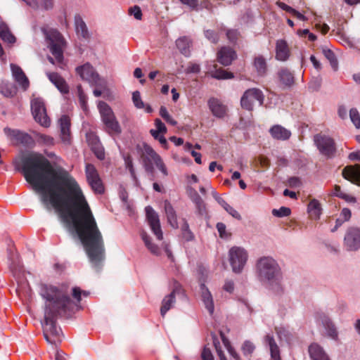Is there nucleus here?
<instances>
[{
	"mask_svg": "<svg viewBox=\"0 0 360 360\" xmlns=\"http://www.w3.org/2000/svg\"><path fill=\"white\" fill-rule=\"evenodd\" d=\"M15 167L35 191L42 193V202H49L54 207L65 228L77 234L93 266L100 268L105 259L103 236L75 179L65 169L54 168L39 153L22 157L15 162Z\"/></svg>",
	"mask_w": 360,
	"mask_h": 360,
	"instance_id": "f257e3e1",
	"label": "nucleus"
},
{
	"mask_svg": "<svg viewBox=\"0 0 360 360\" xmlns=\"http://www.w3.org/2000/svg\"><path fill=\"white\" fill-rule=\"evenodd\" d=\"M40 295L46 300L44 337L47 342L56 345L61 342V330L56 326V319L70 310L72 302L66 292L52 285L41 284Z\"/></svg>",
	"mask_w": 360,
	"mask_h": 360,
	"instance_id": "f03ea898",
	"label": "nucleus"
},
{
	"mask_svg": "<svg viewBox=\"0 0 360 360\" xmlns=\"http://www.w3.org/2000/svg\"><path fill=\"white\" fill-rule=\"evenodd\" d=\"M255 271L261 282L276 295L284 292L283 272L278 262L271 256H263L255 264Z\"/></svg>",
	"mask_w": 360,
	"mask_h": 360,
	"instance_id": "7ed1b4c3",
	"label": "nucleus"
},
{
	"mask_svg": "<svg viewBox=\"0 0 360 360\" xmlns=\"http://www.w3.org/2000/svg\"><path fill=\"white\" fill-rule=\"evenodd\" d=\"M141 158L145 171L150 176V180L155 179L153 164L156 165L165 176L168 175L167 169L161 157L149 145H143V151Z\"/></svg>",
	"mask_w": 360,
	"mask_h": 360,
	"instance_id": "20e7f679",
	"label": "nucleus"
},
{
	"mask_svg": "<svg viewBox=\"0 0 360 360\" xmlns=\"http://www.w3.org/2000/svg\"><path fill=\"white\" fill-rule=\"evenodd\" d=\"M98 108L105 131L110 136L120 135L122 129L111 108L105 102L99 101Z\"/></svg>",
	"mask_w": 360,
	"mask_h": 360,
	"instance_id": "39448f33",
	"label": "nucleus"
},
{
	"mask_svg": "<svg viewBox=\"0 0 360 360\" xmlns=\"http://www.w3.org/2000/svg\"><path fill=\"white\" fill-rule=\"evenodd\" d=\"M49 47L52 55L58 63L63 60V50L65 46V41L62 34L57 30L49 31L47 35Z\"/></svg>",
	"mask_w": 360,
	"mask_h": 360,
	"instance_id": "423d86ee",
	"label": "nucleus"
},
{
	"mask_svg": "<svg viewBox=\"0 0 360 360\" xmlns=\"http://www.w3.org/2000/svg\"><path fill=\"white\" fill-rule=\"evenodd\" d=\"M76 72L83 80L88 82L91 86L105 87L104 80L100 77L94 67L89 63L77 67Z\"/></svg>",
	"mask_w": 360,
	"mask_h": 360,
	"instance_id": "0eeeda50",
	"label": "nucleus"
},
{
	"mask_svg": "<svg viewBox=\"0 0 360 360\" xmlns=\"http://www.w3.org/2000/svg\"><path fill=\"white\" fill-rule=\"evenodd\" d=\"M4 132L13 144L26 147H32L34 145V139L29 134L20 129L5 127Z\"/></svg>",
	"mask_w": 360,
	"mask_h": 360,
	"instance_id": "6e6552de",
	"label": "nucleus"
},
{
	"mask_svg": "<svg viewBox=\"0 0 360 360\" xmlns=\"http://www.w3.org/2000/svg\"><path fill=\"white\" fill-rule=\"evenodd\" d=\"M31 110L34 120L40 125L48 127L51 120L47 115L45 104L40 98H35L31 101Z\"/></svg>",
	"mask_w": 360,
	"mask_h": 360,
	"instance_id": "1a4fd4ad",
	"label": "nucleus"
},
{
	"mask_svg": "<svg viewBox=\"0 0 360 360\" xmlns=\"http://www.w3.org/2000/svg\"><path fill=\"white\" fill-rule=\"evenodd\" d=\"M229 261L232 266V269L235 273H240L247 260L246 251L239 247H233L229 250Z\"/></svg>",
	"mask_w": 360,
	"mask_h": 360,
	"instance_id": "9d476101",
	"label": "nucleus"
},
{
	"mask_svg": "<svg viewBox=\"0 0 360 360\" xmlns=\"http://www.w3.org/2000/svg\"><path fill=\"white\" fill-rule=\"evenodd\" d=\"M314 141L321 154L327 157H331L334 155L335 146L334 141L331 138L323 135H316Z\"/></svg>",
	"mask_w": 360,
	"mask_h": 360,
	"instance_id": "9b49d317",
	"label": "nucleus"
},
{
	"mask_svg": "<svg viewBox=\"0 0 360 360\" xmlns=\"http://www.w3.org/2000/svg\"><path fill=\"white\" fill-rule=\"evenodd\" d=\"M145 210L146 214V219L148 220V222L152 231L153 232L154 235L156 236L158 240H162L163 234L161 229L160 219L158 214L150 206H147L145 208Z\"/></svg>",
	"mask_w": 360,
	"mask_h": 360,
	"instance_id": "f8f14e48",
	"label": "nucleus"
},
{
	"mask_svg": "<svg viewBox=\"0 0 360 360\" xmlns=\"http://www.w3.org/2000/svg\"><path fill=\"white\" fill-rule=\"evenodd\" d=\"M184 293V290L182 289L181 285L175 282L174 288L170 294L166 295L162 301V305L160 307V314L162 317L165 316L167 312L173 307L176 299L175 297L176 295H180Z\"/></svg>",
	"mask_w": 360,
	"mask_h": 360,
	"instance_id": "ddd939ff",
	"label": "nucleus"
},
{
	"mask_svg": "<svg viewBox=\"0 0 360 360\" xmlns=\"http://www.w3.org/2000/svg\"><path fill=\"white\" fill-rule=\"evenodd\" d=\"M345 245L349 251L360 248V229L355 227L348 229L344 238Z\"/></svg>",
	"mask_w": 360,
	"mask_h": 360,
	"instance_id": "4468645a",
	"label": "nucleus"
},
{
	"mask_svg": "<svg viewBox=\"0 0 360 360\" xmlns=\"http://www.w3.org/2000/svg\"><path fill=\"white\" fill-rule=\"evenodd\" d=\"M86 138L88 145L90 146L96 158L101 160H104V148L101 145L98 136L94 132H89L86 134Z\"/></svg>",
	"mask_w": 360,
	"mask_h": 360,
	"instance_id": "2eb2a0df",
	"label": "nucleus"
},
{
	"mask_svg": "<svg viewBox=\"0 0 360 360\" xmlns=\"http://www.w3.org/2000/svg\"><path fill=\"white\" fill-rule=\"evenodd\" d=\"M207 105L214 117L224 118L227 115L228 108L219 99L212 97L208 100Z\"/></svg>",
	"mask_w": 360,
	"mask_h": 360,
	"instance_id": "dca6fc26",
	"label": "nucleus"
},
{
	"mask_svg": "<svg viewBox=\"0 0 360 360\" xmlns=\"http://www.w3.org/2000/svg\"><path fill=\"white\" fill-rule=\"evenodd\" d=\"M343 177L358 186H360V165H349L342 169Z\"/></svg>",
	"mask_w": 360,
	"mask_h": 360,
	"instance_id": "f3484780",
	"label": "nucleus"
},
{
	"mask_svg": "<svg viewBox=\"0 0 360 360\" xmlns=\"http://www.w3.org/2000/svg\"><path fill=\"white\" fill-rule=\"evenodd\" d=\"M11 70L15 81L23 90H27L30 86V82L22 68L18 65L11 63Z\"/></svg>",
	"mask_w": 360,
	"mask_h": 360,
	"instance_id": "a211bd4d",
	"label": "nucleus"
},
{
	"mask_svg": "<svg viewBox=\"0 0 360 360\" xmlns=\"http://www.w3.org/2000/svg\"><path fill=\"white\" fill-rule=\"evenodd\" d=\"M264 96L262 91L257 88L249 89V111L262 105Z\"/></svg>",
	"mask_w": 360,
	"mask_h": 360,
	"instance_id": "6ab92c4d",
	"label": "nucleus"
},
{
	"mask_svg": "<svg viewBox=\"0 0 360 360\" xmlns=\"http://www.w3.org/2000/svg\"><path fill=\"white\" fill-rule=\"evenodd\" d=\"M60 139L65 144H70L71 141L70 119L68 115H63L59 120Z\"/></svg>",
	"mask_w": 360,
	"mask_h": 360,
	"instance_id": "aec40b11",
	"label": "nucleus"
},
{
	"mask_svg": "<svg viewBox=\"0 0 360 360\" xmlns=\"http://www.w3.org/2000/svg\"><path fill=\"white\" fill-rule=\"evenodd\" d=\"M46 76L50 82L54 84L58 90L63 94L69 93V86L65 79L57 72H47Z\"/></svg>",
	"mask_w": 360,
	"mask_h": 360,
	"instance_id": "412c9836",
	"label": "nucleus"
},
{
	"mask_svg": "<svg viewBox=\"0 0 360 360\" xmlns=\"http://www.w3.org/2000/svg\"><path fill=\"white\" fill-rule=\"evenodd\" d=\"M236 58V53L235 51L226 46L221 47L217 53L219 63L224 66L229 65Z\"/></svg>",
	"mask_w": 360,
	"mask_h": 360,
	"instance_id": "4be33fe9",
	"label": "nucleus"
},
{
	"mask_svg": "<svg viewBox=\"0 0 360 360\" xmlns=\"http://www.w3.org/2000/svg\"><path fill=\"white\" fill-rule=\"evenodd\" d=\"M321 323L325 329L326 335L333 340H337L338 338V332L331 319L323 315L321 318Z\"/></svg>",
	"mask_w": 360,
	"mask_h": 360,
	"instance_id": "5701e85b",
	"label": "nucleus"
},
{
	"mask_svg": "<svg viewBox=\"0 0 360 360\" xmlns=\"http://www.w3.org/2000/svg\"><path fill=\"white\" fill-rule=\"evenodd\" d=\"M290 55V49L287 42L283 39H279L276 44V58L278 60H286Z\"/></svg>",
	"mask_w": 360,
	"mask_h": 360,
	"instance_id": "b1692460",
	"label": "nucleus"
},
{
	"mask_svg": "<svg viewBox=\"0 0 360 360\" xmlns=\"http://www.w3.org/2000/svg\"><path fill=\"white\" fill-rule=\"evenodd\" d=\"M269 133L272 138L281 141L288 140L291 136L290 131L278 124L271 127Z\"/></svg>",
	"mask_w": 360,
	"mask_h": 360,
	"instance_id": "393cba45",
	"label": "nucleus"
},
{
	"mask_svg": "<svg viewBox=\"0 0 360 360\" xmlns=\"http://www.w3.org/2000/svg\"><path fill=\"white\" fill-rule=\"evenodd\" d=\"M75 31L77 34L81 36L84 39H89L90 34L87 26L79 14H76L74 18Z\"/></svg>",
	"mask_w": 360,
	"mask_h": 360,
	"instance_id": "a878e982",
	"label": "nucleus"
},
{
	"mask_svg": "<svg viewBox=\"0 0 360 360\" xmlns=\"http://www.w3.org/2000/svg\"><path fill=\"white\" fill-rule=\"evenodd\" d=\"M309 353L312 360H330L323 349L316 343H313L309 346Z\"/></svg>",
	"mask_w": 360,
	"mask_h": 360,
	"instance_id": "bb28decb",
	"label": "nucleus"
},
{
	"mask_svg": "<svg viewBox=\"0 0 360 360\" xmlns=\"http://www.w3.org/2000/svg\"><path fill=\"white\" fill-rule=\"evenodd\" d=\"M279 81L284 88H290L295 84L293 74L288 69H281L278 72Z\"/></svg>",
	"mask_w": 360,
	"mask_h": 360,
	"instance_id": "cd10ccee",
	"label": "nucleus"
},
{
	"mask_svg": "<svg viewBox=\"0 0 360 360\" xmlns=\"http://www.w3.org/2000/svg\"><path fill=\"white\" fill-rule=\"evenodd\" d=\"M165 205V211L167 215V221L169 225L174 229L179 228V224L177 221V216L174 209L173 208L172 204L168 201L165 200L164 202Z\"/></svg>",
	"mask_w": 360,
	"mask_h": 360,
	"instance_id": "c85d7f7f",
	"label": "nucleus"
},
{
	"mask_svg": "<svg viewBox=\"0 0 360 360\" xmlns=\"http://www.w3.org/2000/svg\"><path fill=\"white\" fill-rule=\"evenodd\" d=\"M0 94L6 98H13L17 94V88L8 81L0 80Z\"/></svg>",
	"mask_w": 360,
	"mask_h": 360,
	"instance_id": "c756f323",
	"label": "nucleus"
},
{
	"mask_svg": "<svg viewBox=\"0 0 360 360\" xmlns=\"http://www.w3.org/2000/svg\"><path fill=\"white\" fill-rule=\"evenodd\" d=\"M191 45L192 41L187 37H180L176 41V46L177 49L186 57L189 56L191 54Z\"/></svg>",
	"mask_w": 360,
	"mask_h": 360,
	"instance_id": "7c9ffc66",
	"label": "nucleus"
},
{
	"mask_svg": "<svg viewBox=\"0 0 360 360\" xmlns=\"http://www.w3.org/2000/svg\"><path fill=\"white\" fill-rule=\"evenodd\" d=\"M265 340L269 347L271 360H281L280 349L276 343L274 337L271 335L268 334L265 337Z\"/></svg>",
	"mask_w": 360,
	"mask_h": 360,
	"instance_id": "2f4dec72",
	"label": "nucleus"
},
{
	"mask_svg": "<svg viewBox=\"0 0 360 360\" xmlns=\"http://www.w3.org/2000/svg\"><path fill=\"white\" fill-rule=\"evenodd\" d=\"M0 38L4 42L13 44L15 42V37L11 33L8 26L4 22H0Z\"/></svg>",
	"mask_w": 360,
	"mask_h": 360,
	"instance_id": "473e14b6",
	"label": "nucleus"
},
{
	"mask_svg": "<svg viewBox=\"0 0 360 360\" xmlns=\"http://www.w3.org/2000/svg\"><path fill=\"white\" fill-rule=\"evenodd\" d=\"M202 299L205 306L209 313L212 314L214 312V302L210 292L205 288V284L201 285Z\"/></svg>",
	"mask_w": 360,
	"mask_h": 360,
	"instance_id": "72a5a7b5",
	"label": "nucleus"
},
{
	"mask_svg": "<svg viewBox=\"0 0 360 360\" xmlns=\"http://www.w3.org/2000/svg\"><path fill=\"white\" fill-rule=\"evenodd\" d=\"M253 68L259 77H264L267 72V65L264 58L257 56L254 59Z\"/></svg>",
	"mask_w": 360,
	"mask_h": 360,
	"instance_id": "f704fd0d",
	"label": "nucleus"
},
{
	"mask_svg": "<svg viewBox=\"0 0 360 360\" xmlns=\"http://www.w3.org/2000/svg\"><path fill=\"white\" fill-rule=\"evenodd\" d=\"M308 212L311 219L317 220L322 212L321 203L316 199L311 200L308 205Z\"/></svg>",
	"mask_w": 360,
	"mask_h": 360,
	"instance_id": "c9c22d12",
	"label": "nucleus"
},
{
	"mask_svg": "<svg viewBox=\"0 0 360 360\" xmlns=\"http://www.w3.org/2000/svg\"><path fill=\"white\" fill-rule=\"evenodd\" d=\"M8 257L11 261L9 269L15 275L18 271H20V264L19 257L17 253H13L11 249L8 250Z\"/></svg>",
	"mask_w": 360,
	"mask_h": 360,
	"instance_id": "e433bc0d",
	"label": "nucleus"
},
{
	"mask_svg": "<svg viewBox=\"0 0 360 360\" xmlns=\"http://www.w3.org/2000/svg\"><path fill=\"white\" fill-rule=\"evenodd\" d=\"M141 236L142 240H143L145 245L147 247V248L149 250V251L155 255H158L160 253V250L158 248V245L153 244L151 243L150 236L147 234L146 232L142 231L141 233Z\"/></svg>",
	"mask_w": 360,
	"mask_h": 360,
	"instance_id": "4c0bfd02",
	"label": "nucleus"
},
{
	"mask_svg": "<svg viewBox=\"0 0 360 360\" xmlns=\"http://www.w3.org/2000/svg\"><path fill=\"white\" fill-rule=\"evenodd\" d=\"M85 173L88 181L99 178V174L94 165L88 163L85 167Z\"/></svg>",
	"mask_w": 360,
	"mask_h": 360,
	"instance_id": "58836bf2",
	"label": "nucleus"
},
{
	"mask_svg": "<svg viewBox=\"0 0 360 360\" xmlns=\"http://www.w3.org/2000/svg\"><path fill=\"white\" fill-rule=\"evenodd\" d=\"M77 94L79 97V102L81 108L83 110V111L86 112L88 110V105H87V96L83 91L82 87L80 84H79L77 86Z\"/></svg>",
	"mask_w": 360,
	"mask_h": 360,
	"instance_id": "ea45409f",
	"label": "nucleus"
},
{
	"mask_svg": "<svg viewBox=\"0 0 360 360\" xmlns=\"http://www.w3.org/2000/svg\"><path fill=\"white\" fill-rule=\"evenodd\" d=\"M323 54L328 60L334 70L338 69V63L334 53L328 49H323Z\"/></svg>",
	"mask_w": 360,
	"mask_h": 360,
	"instance_id": "a19ab883",
	"label": "nucleus"
},
{
	"mask_svg": "<svg viewBox=\"0 0 360 360\" xmlns=\"http://www.w3.org/2000/svg\"><path fill=\"white\" fill-rule=\"evenodd\" d=\"M184 223L181 226V234L184 239L186 241L194 240V235L189 229L188 222L184 219Z\"/></svg>",
	"mask_w": 360,
	"mask_h": 360,
	"instance_id": "79ce46f5",
	"label": "nucleus"
},
{
	"mask_svg": "<svg viewBox=\"0 0 360 360\" xmlns=\"http://www.w3.org/2000/svg\"><path fill=\"white\" fill-rule=\"evenodd\" d=\"M33 133L37 141L39 143H43L47 146H52L54 144V139L51 136L43 134H39L36 131H33Z\"/></svg>",
	"mask_w": 360,
	"mask_h": 360,
	"instance_id": "37998d69",
	"label": "nucleus"
},
{
	"mask_svg": "<svg viewBox=\"0 0 360 360\" xmlns=\"http://www.w3.org/2000/svg\"><path fill=\"white\" fill-rule=\"evenodd\" d=\"M88 183L95 193L99 194L104 193V186L100 177L96 179H92L91 181H88Z\"/></svg>",
	"mask_w": 360,
	"mask_h": 360,
	"instance_id": "c03bdc74",
	"label": "nucleus"
},
{
	"mask_svg": "<svg viewBox=\"0 0 360 360\" xmlns=\"http://www.w3.org/2000/svg\"><path fill=\"white\" fill-rule=\"evenodd\" d=\"M220 337H221V338L222 340V342H223L225 347L228 350V352L230 354V355L235 360H238L239 359V356H238V354L234 350V349L231 347L229 340L226 338L225 335L221 331L220 332Z\"/></svg>",
	"mask_w": 360,
	"mask_h": 360,
	"instance_id": "a18cd8bd",
	"label": "nucleus"
},
{
	"mask_svg": "<svg viewBox=\"0 0 360 360\" xmlns=\"http://www.w3.org/2000/svg\"><path fill=\"white\" fill-rule=\"evenodd\" d=\"M155 125L156 129L150 130V133L153 137H156L158 133L165 134L167 132V127L160 119L158 118L155 120Z\"/></svg>",
	"mask_w": 360,
	"mask_h": 360,
	"instance_id": "49530a36",
	"label": "nucleus"
},
{
	"mask_svg": "<svg viewBox=\"0 0 360 360\" xmlns=\"http://www.w3.org/2000/svg\"><path fill=\"white\" fill-rule=\"evenodd\" d=\"M212 77L217 79H227L233 77L231 72H227L224 69L217 70L214 72L212 73Z\"/></svg>",
	"mask_w": 360,
	"mask_h": 360,
	"instance_id": "de8ad7c7",
	"label": "nucleus"
},
{
	"mask_svg": "<svg viewBox=\"0 0 360 360\" xmlns=\"http://www.w3.org/2000/svg\"><path fill=\"white\" fill-rule=\"evenodd\" d=\"M160 116L169 124L175 126L177 122L169 114L167 108L165 106H161L160 109Z\"/></svg>",
	"mask_w": 360,
	"mask_h": 360,
	"instance_id": "09e8293b",
	"label": "nucleus"
},
{
	"mask_svg": "<svg viewBox=\"0 0 360 360\" xmlns=\"http://www.w3.org/2000/svg\"><path fill=\"white\" fill-rule=\"evenodd\" d=\"M351 121L357 128H360V115L356 108H352L349 111Z\"/></svg>",
	"mask_w": 360,
	"mask_h": 360,
	"instance_id": "8fccbe9b",
	"label": "nucleus"
},
{
	"mask_svg": "<svg viewBox=\"0 0 360 360\" xmlns=\"http://www.w3.org/2000/svg\"><path fill=\"white\" fill-rule=\"evenodd\" d=\"M188 194L192 202L195 205L198 203L201 202L203 200L202 198L199 195L198 192L193 188H188Z\"/></svg>",
	"mask_w": 360,
	"mask_h": 360,
	"instance_id": "3c124183",
	"label": "nucleus"
},
{
	"mask_svg": "<svg viewBox=\"0 0 360 360\" xmlns=\"http://www.w3.org/2000/svg\"><path fill=\"white\" fill-rule=\"evenodd\" d=\"M132 101L136 108L141 109L145 107L144 103L141 100L140 92L139 91L133 92Z\"/></svg>",
	"mask_w": 360,
	"mask_h": 360,
	"instance_id": "603ef678",
	"label": "nucleus"
},
{
	"mask_svg": "<svg viewBox=\"0 0 360 360\" xmlns=\"http://www.w3.org/2000/svg\"><path fill=\"white\" fill-rule=\"evenodd\" d=\"M290 209L286 207H281L278 210L274 209L272 210V214L278 217H283L290 215Z\"/></svg>",
	"mask_w": 360,
	"mask_h": 360,
	"instance_id": "864d4df0",
	"label": "nucleus"
},
{
	"mask_svg": "<svg viewBox=\"0 0 360 360\" xmlns=\"http://www.w3.org/2000/svg\"><path fill=\"white\" fill-rule=\"evenodd\" d=\"M216 227L221 238H229L231 236V234L226 232V226L224 223L218 222Z\"/></svg>",
	"mask_w": 360,
	"mask_h": 360,
	"instance_id": "5fc2aeb1",
	"label": "nucleus"
},
{
	"mask_svg": "<svg viewBox=\"0 0 360 360\" xmlns=\"http://www.w3.org/2000/svg\"><path fill=\"white\" fill-rule=\"evenodd\" d=\"M226 34L231 43H236L240 37V33L236 30H227Z\"/></svg>",
	"mask_w": 360,
	"mask_h": 360,
	"instance_id": "6e6d98bb",
	"label": "nucleus"
},
{
	"mask_svg": "<svg viewBox=\"0 0 360 360\" xmlns=\"http://www.w3.org/2000/svg\"><path fill=\"white\" fill-rule=\"evenodd\" d=\"M205 36L212 43L217 44L219 41L218 34L213 30H205Z\"/></svg>",
	"mask_w": 360,
	"mask_h": 360,
	"instance_id": "4d7b16f0",
	"label": "nucleus"
},
{
	"mask_svg": "<svg viewBox=\"0 0 360 360\" xmlns=\"http://www.w3.org/2000/svg\"><path fill=\"white\" fill-rule=\"evenodd\" d=\"M255 167L260 165L262 168H267L269 166V161L266 157L260 155L255 159Z\"/></svg>",
	"mask_w": 360,
	"mask_h": 360,
	"instance_id": "13d9d810",
	"label": "nucleus"
},
{
	"mask_svg": "<svg viewBox=\"0 0 360 360\" xmlns=\"http://www.w3.org/2000/svg\"><path fill=\"white\" fill-rule=\"evenodd\" d=\"M321 86V79L314 78L309 84V89L312 91H318Z\"/></svg>",
	"mask_w": 360,
	"mask_h": 360,
	"instance_id": "bf43d9fd",
	"label": "nucleus"
},
{
	"mask_svg": "<svg viewBox=\"0 0 360 360\" xmlns=\"http://www.w3.org/2000/svg\"><path fill=\"white\" fill-rule=\"evenodd\" d=\"M129 13L134 15L136 20H141L142 18V12L139 6H134L133 7L129 8Z\"/></svg>",
	"mask_w": 360,
	"mask_h": 360,
	"instance_id": "052dcab7",
	"label": "nucleus"
},
{
	"mask_svg": "<svg viewBox=\"0 0 360 360\" xmlns=\"http://www.w3.org/2000/svg\"><path fill=\"white\" fill-rule=\"evenodd\" d=\"M125 165H126V167L129 169V171L132 178L135 181H137V178H136V173H135V171H134V166H133L132 160H131V158L129 156H128L125 159Z\"/></svg>",
	"mask_w": 360,
	"mask_h": 360,
	"instance_id": "680f3d73",
	"label": "nucleus"
},
{
	"mask_svg": "<svg viewBox=\"0 0 360 360\" xmlns=\"http://www.w3.org/2000/svg\"><path fill=\"white\" fill-rule=\"evenodd\" d=\"M201 358L202 360H214L213 355L210 348L206 346L204 347L201 353Z\"/></svg>",
	"mask_w": 360,
	"mask_h": 360,
	"instance_id": "e2e57ef3",
	"label": "nucleus"
},
{
	"mask_svg": "<svg viewBox=\"0 0 360 360\" xmlns=\"http://www.w3.org/2000/svg\"><path fill=\"white\" fill-rule=\"evenodd\" d=\"M180 2L186 5L192 10H198V0H179Z\"/></svg>",
	"mask_w": 360,
	"mask_h": 360,
	"instance_id": "0e129e2a",
	"label": "nucleus"
},
{
	"mask_svg": "<svg viewBox=\"0 0 360 360\" xmlns=\"http://www.w3.org/2000/svg\"><path fill=\"white\" fill-rule=\"evenodd\" d=\"M200 71V67L197 63H190L186 68L187 73H198Z\"/></svg>",
	"mask_w": 360,
	"mask_h": 360,
	"instance_id": "69168bd1",
	"label": "nucleus"
},
{
	"mask_svg": "<svg viewBox=\"0 0 360 360\" xmlns=\"http://www.w3.org/2000/svg\"><path fill=\"white\" fill-rule=\"evenodd\" d=\"M195 208L198 214L203 216L207 214L206 205L203 200L195 205Z\"/></svg>",
	"mask_w": 360,
	"mask_h": 360,
	"instance_id": "338daca9",
	"label": "nucleus"
},
{
	"mask_svg": "<svg viewBox=\"0 0 360 360\" xmlns=\"http://www.w3.org/2000/svg\"><path fill=\"white\" fill-rule=\"evenodd\" d=\"M213 342L220 360H226L225 355L224 354L222 350L220 348L219 342L217 341V340L214 339Z\"/></svg>",
	"mask_w": 360,
	"mask_h": 360,
	"instance_id": "774afa93",
	"label": "nucleus"
}]
</instances>
